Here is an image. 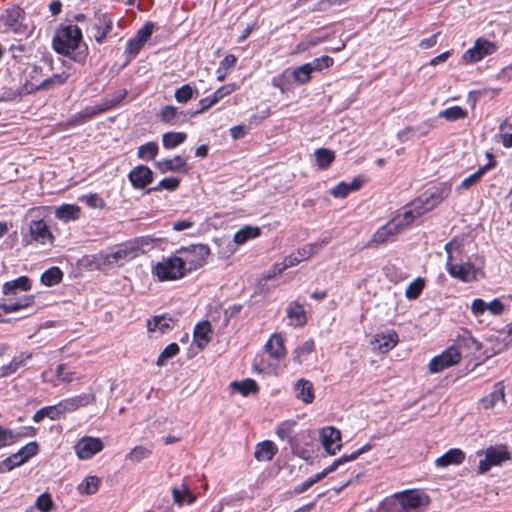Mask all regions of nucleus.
<instances>
[{
    "label": "nucleus",
    "mask_w": 512,
    "mask_h": 512,
    "mask_svg": "<svg viewBox=\"0 0 512 512\" xmlns=\"http://www.w3.org/2000/svg\"><path fill=\"white\" fill-rule=\"evenodd\" d=\"M505 402V388L502 382L494 385L493 391L481 399V405L484 409H492L499 402Z\"/></svg>",
    "instance_id": "7c9ffc66"
},
{
    "label": "nucleus",
    "mask_w": 512,
    "mask_h": 512,
    "mask_svg": "<svg viewBox=\"0 0 512 512\" xmlns=\"http://www.w3.org/2000/svg\"><path fill=\"white\" fill-rule=\"evenodd\" d=\"M296 425L297 422L294 420L282 421L277 425L275 433L281 440H287L289 442L295 435L294 430Z\"/></svg>",
    "instance_id": "79ce46f5"
},
{
    "label": "nucleus",
    "mask_w": 512,
    "mask_h": 512,
    "mask_svg": "<svg viewBox=\"0 0 512 512\" xmlns=\"http://www.w3.org/2000/svg\"><path fill=\"white\" fill-rule=\"evenodd\" d=\"M180 185V179L177 178V177H168V178H164L162 179L157 186L151 188L149 190L150 191H159V190H162V189H166V190H169V191H174L176 190Z\"/></svg>",
    "instance_id": "0e129e2a"
},
{
    "label": "nucleus",
    "mask_w": 512,
    "mask_h": 512,
    "mask_svg": "<svg viewBox=\"0 0 512 512\" xmlns=\"http://www.w3.org/2000/svg\"><path fill=\"white\" fill-rule=\"evenodd\" d=\"M174 320L168 315H158L147 320L149 332L165 333L173 328Z\"/></svg>",
    "instance_id": "cd10ccee"
},
{
    "label": "nucleus",
    "mask_w": 512,
    "mask_h": 512,
    "mask_svg": "<svg viewBox=\"0 0 512 512\" xmlns=\"http://www.w3.org/2000/svg\"><path fill=\"white\" fill-rule=\"evenodd\" d=\"M127 96L126 89H120L115 91L114 93L107 95L101 101L105 111H108L114 107H116L122 100Z\"/></svg>",
    "instance_id": "c03bdc74"
},
{
    "label": "nucleus",
    "mask_w": 512,
    "mask_h": 512,
    "mask_svg": "<svg viewBox=\"0 0 512 512\" xmlns=\"http://www.w3.org/2000/svg\"><path fill=\"white\" fill-rule=\"evenodd\" d=\"M19 441V436L11 429L0 426V449Z\"/></svg>",
    "instance_id": "680f3d73"
},
{
    "label": "nucleus",
    "mask_w": 512,
    "mask_h": 512,
    "mask_svg": "<svg viewBox=\"0 0 512 512\" xmlns=\"http://www.w3.org/2000/svg\"><path fill=\"white\" fill-rule=\"evenodd\" d=\"M152 454V451L144 446H135L126 456V459L133 463H138Z\"/></svg>",
    "instance_id": "6e6d98bb"
},
{
    "label": "nucleus",
    "mask_w": 512,
    "mask_h": 512,
    "mask_svg": "<svg viewBox=\"0 0 512 512\" xmlns=\"http://www.w3.org/2000/svg\"><path fill=\"white\" fill-rule=\"evenodd\" d=\"M320 440L323 448L330 455H335L342 447L341 432L333 426L321 429Z\"/></svg>",
    "instance_id": "ddd939ff"
},
{
    "label": "nucleus",
    "mask_w": 512,
    "mask_h": 512,
    "mask_svg": "<svg viewBox=\"0 0 512 512\" xmlns=\"http://www.w3.org/2000/svg\"><path fill=\"white\" fill-rule=\"evenodd\" d=\"M449 194V189L446 187L432 188L424 192L419 198H424L421 201L422 206H431V210L438 205Z\"/></svg>",
    "instance_id": "393cba45"
},
{
    "label": "nucleus",
    "mask_w": 512,
    "mask_h": 512,
    "mask_svg": "<svg viewBox=\"0 0 512 512\" xmlns=\"http://www.w3.org/2000/svg\"><path fill=\"white\" fill-rule=\"evenodd\" d=\"M487 157L489 159L488 163L484 166H481L476 172L465 178L459 187L458 190H468L472 186L478 184L482 177L485 175L486 172L493 169L497 165V161L494 159V156L492 153H487Z\"/></svg>",
    "instance_id": "6ab92c4d"
},
{
    "label": "nucleus",
    "mask_w": 512,
    "mask_h": 512,
    "mask_svg": "<svg viewBox=\"0 0 512 512\" xmlns=\"http://www.w3.org/2000/svg\"><path fill=\"white\" fill-rule=\"evenodd\" d=\"M462 355L456 345H452L444 350L440 355L431 359L428 367L431 373H439L450 368L461 361Z\"/></svg>",
    "instance_id": "0eeeda50"
},
{
    "label": "nucleus",
    "mask_w": 512,
    "mask_h": 512,
    "mask_svg": "<svg viewBox=\"0 0 512 512\" xmlns=\"http://www.w3.org/2000/svg\"><path fill=\"white\" fill-rule=\"evenodd\" d=\"M171 492L174 503L180 507L183 506L184 502L192 504L196 500V496L191 493L190 487L185 481L180 486L173 487Z\"/></svg>",
    "instance_id": "c85d7f7f"
},
{
    "label": "nucleus",
    "mask_w": 512,
    "mask_h": 512,
    "mask_svg": "<svg viewBox=\"0 0 512 512\" xmlns=\"http://www.w3.org/2000/svg\"><path fill=\"white\" fill-rule=\"evenodd\" d=\"M212 327L208 321L198 323L194 328L193 340L199 349H203L211 341Z\"/></svg>",
    "instance_id": "b1692460"
},
{
    "label": "nucleus",
    "mask_w": 512,
    "mask_h": 512,
    "mask_svg": "<svg viewBox=\"0 0 512 512\" xmlns=\"http://www.w3.org/2000/svg\"><path fill=\"white\" fill-rule=\"evenodd\" d=\"M334 60L330 56H322L321 58H316L310 63H305V65H310L311 73L315 71H321L324 68H329L333 65Z\"/></svg>",
    "instance_id": "69168bd1"
},
{
    "label": "nucleus",
    "mask_w": 512,
    "mask_h": 512,
    "mask_svg": "<svg viewBox=\"0 0 512 512\" xmlns=\"http://www.w3.org/2000/svg\"><path fill=\"white\" fill-rule=\"evenodd\" d=\"M80 200L92 209H103L106 206L104 199L97 193L83 195Z\"/></svg>",
    "instance_id": "052dcab7"
},
{
    "label": "nucleus",
    "mask_w": 512,
    "mask_h": 512,
    "mask_svg": "<svg viewBox=\"0 0 512 512\" xmlns=\"http://www.w3.org/2000/svg\"><path fill=\"white\" fill-rule=\"evenodd\" d=\"M287 317L290 324L294 327H302L307 323V316L305 309L299 302H292L286 310Z\"/></svg>",
    "instance_id": "a878e982"
},
{
    "label": "nucleus",
    "mask_w": 512,
    "mask_h": 512,
    "mask_svg": "<svg viewBox=\"0 0 512 512\" xmlns=\"http://www.w3.org/2000/svg\"><path fill=\"white\" fill-rule=\"evenodd\" d=\"M76 409L84 408L96 403V395L93 392L82 393L72 397Z\"/></svg>",
    "instance_id": "4d7b16f0"
},
{
    "label": "nucleus",
    "mask_w": 512,
    "mask_h": 512,
    "mask_svg": "<svg viewBox=\"0 0 512 512\" xmlns=\"http://www.w3.org/2000/svg\"><path fill=\"white\" fill-rule=\"evenodd\" d=\"M315 350V343L313 340H307L302 345L297 347L294 351L293 360L298 364H301L304 358L310 355Z\"/></svg>",
    "instance_id": "09e8293b"
},
{
    "label": "nucleus",
    "mask_w": 512,
    "mask_h": 512,
    "mask_svg": "<svg viewBox=\"0 0 512 512\" xmlns=\"http://www.w3.org/2000/svg\"><path fill=\"white\" fill-rule=\"evenodd\" d=\"M497 49L496 43L480 37L475 41L474 46L462 55V62L464 64L476 63L484 57L494 54Z\"/></svg>",
    "instance_id": "1a4fd4ad"
},
{
    "label": "nucleus",
    "mask_w": 512,
    "mask_h": 512,
    "mask_svg": "<svg viewBox=\"0 0 512 512\" xmlns=\"http://www.w3.org/2000/svg\"><path fill=\"white\" fill-rule=\"evenodd\" d=\"M401 224L399 219H391L385 225L381 226L371 239V243L376 245L393 242L396 240L397 235L401 232Z\"/></svg>",
    "instance_id": "f8f14e48"
},
{
    "label": "nucleus",
    "mask_w": 512,
    "mask_h": 512,
    "mask_svg": "<svg viewBox=\"0 0 512 512\" xmlns=\"http://www.w3.org/2000/svg\"><path fill=\"white\" fill-rule=\"evenodd\" d=\"M232 387L241 393L243 396H248L250 394H257L259 392V386L253 379H245L241 382L234 381L232 382Z\"/></svg>",
    "instance_id": "a19ab883"
},
{
    "label": "nucleus",
    "mask_w": 512,
    "mask_h": 512,
    "mask_svg": "<svg viewBox=\"0 0 512 512\" xmlns=\"http://www.w3.org/2000/svg\"><path fill=\"white\" fill-rule=\"evenodd\" d=\"M424 288L425 280L418 277L408 285L405 291V296L409 300H415L421 295Z\"/></svg>",
    "instance_id": "8fccbe9b"
},
{
    "label": "nucleus",
    "mask_w": 512,
    "mask_h": 512,
    "mask_svg": "<svg viewBox=\"0 0 512 512\" xmlns=\"http://www.w3.org/2000/svg\"><path fill=\"white\" fill-rule=\"evenodd\" d=\"M195 93H197L196 89H194L190 84H185L176 89L174 96L177 102L187 103L194 97Z\"/></svg>",
    "instance_id": "864d4df0"
},
{
    "label": "nucleus",
    "mask_w": 512,
    "mask_h": 512,
    "mask_svg": "<svg viewBox=\"0 0 512 512\" xmlns=\"http://www.w3.org/2000/svg\"><path fill=\"white\" fill-rule=\"evenodd\" d=\"M330 241V238L320 239L314 243L307 244L294 252L298 259L302 262L303 260H307L313 255H315L318 251H320L324 246H326Z\"/></svg>",
    "instance_id": "72a5a7b5"
},
{
    "label": "nucleus",
    "mask_w": 512,
    "mask_h": 512,
    "mask_svg": "<svg viewBox=\"0 0 512 512\" xmlns=\"http://www.w3.org/2000/svg\"><path fill=\"white\" fill-rule=\"evenodd\" d=\"M93 28L95 30V40L98 43H102L113 28V20L111 15L108 13L96 14Z\"/></svg>",
    "instance_id": "412c9836"
},
{
    "label": "nucleus",
    "mask_w": 512,
    "mask_h": 512,
    "mask_svg": "<svg viewBox=\"0 0 512 512\" xmlns=\"http://www.w3.org/2000/svg\"><path fill=\"white\" fill-rule=\"evenodd\" d=\"M29 232L32 239L42 245L54 242V236L44 220H33L29 226Z\"/></svg>",
    "instance_id": "a211bd4d"
},
{
    "label": "nucleus",
    "mask_w": 512,
    "mask_h": 512,
    "mask_svg": "<svg viewBox=\"0 0 512 512\" xmlns=\"http://www.w3.org/2000/svg\"><path fill=\"white\" fill-rule=\"evenodd\" d=\"M23 463L24 462L21 459L20 454L16 452L0 462V472L11 471L15 467H18Z\"/></svg>",
    "instance_id": "bf43d9fd"
},
{
    "label": "nucleus",
    "mask_w": 512,
    "mask_h": 512,
    "mask_svg": "<svg viewBox=\"0 0 512 512\" xmlns=\"http://www.w3.org/2000/svg\"><path fill=\"white\" fill-rule=\"evenodd\" d=\"M39 451V445L36 441H32L23 446L19 451L21 459L25 463L31 457L35 456Z\"/></svg>",
    "instance_id": "338daca9"
},
{
    "label": "nucleus",
    "mask_w": 512,
    "mask_h": 512,
    "mask_svg": "<svg viewBox=\"0 0 512 512\" xmlns=\"http://www.w3.org/2000/svg\"><path fill=\"white\" fill-rule=\"evenodd\" d=\"M34 299V295H25L16 301L9 299L6 303L1 305V308L6 313L16 312L21 309L30 307L34 303Z\"/></svg>",
    "instance_id": "e433bc0d"
},
{
    "label": "nucleus",
    "mask_w": 512,
    "mask_h": 512,
    "mask_svg": "<svg viewBox=\"0 0 512 512\" xmlns=\"http://www.w3.org/2000/svg\"><path fill=\"white\" fill-rule=\"evenodd\" d=\"M180 351V348L177 343H170L168 346L164 348V350L160 353L156 360V365L162 367L166 364V362L175 357Z\"/></svg>",
    "instance_id": "3c124183"
},
{
    "label": "nucleus",
    "mask_w": 512,
    "mask_h": 512,
    "mask_svg": "<svg viewBox=\"0 0 512 512\" xmlns=\"http://www.w3.org/2000/svg\"><path fill=\"white\" fill-rule=\"evenodd\" d=\"M447 253L446 270L449 275L465 283L476 281L481 270L470 261L463 260V244L456 239L445 245Z\"/></svg>",
    "instance_id": "f257e3e1"
},
{
    "label": "nucleus",
    "mask_w": 512,
    "mask_h": 512,
    "mask_svg": "<svg viewBox=\"0 0 512 512\" xmlns=\"http://www.w3.org/2000/svg\"><path fill=\"white\" fill-rule=\"evenodd\" d=\"M310 437L309 431L302 430L298 433H295L293 438L288 442L291 448V451L294 455L302 459H308L310 457V451L304 447L303 444H307L306 440Z\"/></svg>",
    "instance_id": "5701e85b"
},
{
    "label": "nucleus",
    "mask_w": 512,
    "mask_h": 512,
    "mask_svg": "<svg viewBox=\"0 0 512 512\" xmlns=\"http://www.w3.org/2000/svg\"><path fill=\"white\" fill-rule=\"evenodd\" d=\"M176 254L182 260L187 273H189L203 267L207 263L211 250L205 244H192L188 247L179 248Z\"/></svg>",
    "instance_id": "39448f33"
},
{
    "label": "nucleus",
    "mask_w": 512,
    "mask_h": 512,
    "mask_svg": "<svg viewBox=\"0 0 512 512\" xmlns=\"http://www.w3.org/2000/svg\"><path fill=\"white\" fill-rule=\"evenodd\" d=\"M155 165L161 173L179 172L186 166V159L178 155L172 159L157 161Z\"/></svg>",
    "instance_id": "2f4dec72"
},
{
    "label": "nucleus",
    "mask_w": 512,
    "mask_h": 512,
    "mask_svg": "<svg viewBox=\"0 0 512 512\" xmlns=\"http://www.w3.org/2000/svg\"><path fill=\"white\" fill-rule=\"evenodd\" d=\"M395 512H415L430 503V497L423 490L408 489L393 495Z\"/></svg>",
    "instance_id": "20e7f679"
},
{
    "label": "nucleus",
    "mask_w": 512,
    "mask_h": 512,
    "mask_svg": "<svg viewBox=\"0 0 512 512\" xmlns=\"http://www.w3.org/2000/svg\"><path fill=\"white\" fill-rule=\"evenodd\" d=\"M100 480L96 476L86 477L78 487L81 494L91 495L98 491Z\"/></svg>",
    "instance_id": "de8ad7c7"
},
{
    "label": "nucleus",
    "mask_w": 512,
    "mask_h": 512,
    "mask_svg": "<svg viewBox=\"0 0 512 512\" xmlns=\"http://www.w3.org/2000/svg\"><path fill=\"white\" fill-rule=\"evenodd\" d=\"M23 20L24 11L20 7L14 6L6 10L0 17V31L22 33L24 31Z\"/></svg>",
    "instance_id": "9d476101"
},
{
    "label": "nucleus",
    "mask_w": 512,
    "mask_h": 512,
    "mask_svg": "<svg viewBox=\"0 0 512 512\" xmlns=\"http://www.w3.org/2000/svg\"><path fill=\"white\" fill-rule=\"evenodd\" d=\"M253 369L257 373L278 376L280 370L277 364L269 362L264 355H256L253 360Z\"/></svg>",
    "instance_id": "473e14b6"
},
{
    "label": "nucleus",
    "mask_w": 512,
    "mask_h": 512,
    "mask_svg": "<svg viewBox=\"0 0 512 512\" xmlns=\"http://www.w3.org/2000/svg\"><path fill=\"white\" fill-rule=\"evenodd\" d=\"M153 32V24L146 23L140 30H138L137 34L131 38L126 46V53L131 56H136L147 40L150 38Z\"/></svg>",
    "instance_id": "f3484780"
},
{
    "label": "nucleus",
    "mask_w": 512,
    "mask_h": 512,
    "mask_svg": "<svg viewBox=\"0 0 512 512\" xmlns=\"http://www.w3.org/2000/svg\"><path fill=\"white\" fill-rule=\"evenodd\" d=\"M63 277L62 271L58 267H52L46 270L41 276V282L45 286H54L61 282Z\"/></svg>",
    "instance_id": "a18cd8bd"
},
{
    "label": "nucleus",
    "mask_w": 512,
    "mask_h": 512,
    "mask_svg": "<svg viewBox=\"0 0 512 512\" xmlns=\"http://www.w3.org/2000/svg\"><path fill=\"white\" fill-rule=\"evenodd\" d=\"M465 459V453L458 448H452L445 454L438 457L435 461L437 467H447L450 465H459Z\"/></svg>",
    "instance_id": "c756f323"
},
{
    "label": "nucleus",
    "mask_w": 512,
    "mask_h": 512,
    "mask_svg": "<svg viewBox=\"0 0 512 512\" xmlns=\"http://www.w3.org/2000/svg\"><path fill=\"white\" fill-rule=\"evenodd\" d=\"M104 444L98 437L84 436L74 446L79 459L87 460L102 451Z\"/></svg>",
    "instance_id": "9b49d317"
},
{
    "label": "nucleus",
    "mask_w": 512,
    "mask_h": 512,
    "mask_svg": "<svg viewBox=\"0 0 512 512\" xmlns=\"http://www.w3.org/2000/svg\"><path fill=\"white\" fill-rule=\"evenodd\" d=\"M55 504L49 493H43L36 499L35 507L41 512H50Z\"/></svg>",
    "instance_id": "e2e57ef3"
},
{
    "label": "nucleus",
    "mask_w": 512,
    "mask_h": 512,
    "mask_svg": "<svg viewBox=\"0 0 512 512\" xmlns=\"http://www.w3.org/2000/svg\"><path fill=\"white\" fill-rule=\"evenodd\" d=\"M311 68L310 65H301L295 68L292 72L293 79L300 85L307 84L311 81Z\"/></svg>",
    "instance_id": "603ef678"
},
{
    "label": "nucleus",
    "mask_w": 512,
    "mask_h": 512,
    "mask_svg": "<svg viewBox=\"0 0 512 512\" xmlns=\"http://www.w3.org/2000/svg\"><path fill=\"white\" fill-rule=\"evenodd\" d=\"M264 351L273 360L284 359L287 354L284 335L282 333L272 334L264 345Z\"/></svg>",
    "instance_id": "2eb2a0df"
},
{
    "label": "nucleus",
    "mask_w": 512,
    "mask_h": 512,
    "mask_svg": "<svg viewBox=\"0 0 512 512\" xmlns=\"http://www.w3.org/2000/svg\"><path fill=\"white\" fill-rule=\"evenodd\" d=\"M80 212V208L77 205L63 204L57 208L55 216L59 220L69 222L79 219Z\"/></svg>",
    "instance_id": "4c0bfd02"
},
{
    "label": "nucleus",
    "mask_w": 512,
    "mask_h": 512,
    "mask_svg": "<svg viewBox=\"0 0 512 512\" xmlns=\"http://www.w3.org/2000/svg\"><path fill=\"white\" fill-rule=\"evenodd\" d=\"M158 154V144L148 142L138 148V157L141 159H154Z\"/></svg>",
    "instance_id": "13d9d810"
},
{
    "label": "nucleus",
    "mask_w": 512,
    "mask_h": 512,
    "mask_svg": "<svg viewBox=\"0 0 512 512\" xmlns=\"http://www.w3.org/2000/svg\"><path fill=\"white\" fill-rule=\"evenodd\" d=\"M485 459L480 460L478 466L479 474H484L492 466L501 465L511 458L510 452L505 445H496L488 447L485 452Z\"/></svg>",
    "instance_id": "6e6552de"
},
{
    "label": "nucleus",
    "mask_w": 512,
    "mask_h": 512,
    "mask_svg": "<svg viewBox=\"0 0 512 512\" xmlns=\"http://www.w3.org/2000/svg\"><path fill=\"white\" fill-rule=\"evenodd\" d=\"M152 274L159 281H174L186 276L187 269L184 268L182 260L178 255L163 258L152 267Z\"/></svg>",
    "instance_id": "423d86ee"
},
{
    "label": "nucleus",
    "mask_w": 512,
    "mask_h": 512,
    "mask_svg": "<svg viewBox=\"0 0 512 512\" xmlns=\"http://www.w3.org/2000/svg\"><path fill=\"white\" fill-rule=\"evenodd\" d=\"M439 117L447 121H456L467 118L468 112L460 106H453L441 111Z\"/></svg>",
    "instance_id": "49530a36"
},
{
    "label": "nucleus",
    "mask_w": 512,
    "mask_h": 512,
    "mask_svg": "<svg viewBox=\"0 0 512 512\" xmlns=\"http://www.w3.org/2000/svg\"><path fill=\"white\" fill-rule=\"evenodd\" d=\"M261 234V229L257 226H245L238 230L233 237V240L238 245L246 243L250 239H255Z\"/></svg>",
    "instance_id": "58836bf2"
},
{
    "label": "nucleus",
    "mask_w": 512,
    "mask_h": 512,
    "mask_svg": "<svg viewBox=\"0 0 512 512\" xmlns=\"http://www.w3.org/2000/svg\"><path fill=\"white\" fill-rule=\"evenodd\" d=\"M187 139L184 132H167L162 136V143L166 149H173L182 144Z\"/></svg>",
    "instance_id": "37998d69"
},
{
    "label": "nucleus",
    "mask_w": 512,
    "mask_h": 512,
    "mask_svg": "<svg viewBox=\"0 0 512 512\" xmlns=\"http://www.w3.org/2000/svg\"><path fill=\"white\" fill-rule=\"evenodd\" d=\"M277 451L276 445L272 441L266 440L256 445L254 457L258 461H270Z\"/></svg>",
    "instance_id": "f704fd0d"
},
{
    "label": "nucleus",
    "mask_w": 512,
    "mask_h": 512,
    "mask_svg": "<svg viewBox=\"0 0 512 512\" xmlns=\"http://www.w3.org/2000/svg\"><path fill=\"white\" fill-rule=\"evenodd\" d=\"M398 342V334L394 330H391L387 333L381 332L375 334L371 340V345L373 346V350L380 353H387L392 350Z\"/></svg>",
    "instance_id": "dca6fc26"
},
{
    "label": "nucleus",
    "mask_w": 512,
    "mask_h": 512,
    "mask_svg": "<svg viewBox=\"0 0 512 512\" xmlns=\"http://www.w3.org/2000/svg\"><path fill=\"white\" fill-rule=\"evenodd\" d=\"M82 42L81 29L74 24H62L56 31L53 38L54 50L62 55L68 56L75 61H81L83 56L76 52Z\"/></svg>",
    "instance_id": "7ed1b4c3"
},
{
    "label": "nucleus",
    "mask_w": 512,
    "mask_h": 512,
    "mask_svg": "<svg viewBox=\"0 0 512 512\" xmlns=\"http://www.w3.org/2000/svg\"><path fill=\"white\" fill-rule=\"evenodd\" d=\"M238 89V86L235 83H229L218 88L212 95L217 103L227 95H230L235 90Z\"/></svg>",
    "instance_id": "774afa93"
},
{
    "label": "nucleus",
    "mask_w": 512,
    "mask_h": 512,
    "mask_svg": "<svg viewBox=\"0 0 512 512\" xmlns=\"http://www.w3.org/2000/svg\"><path fill=\"white\" fill-rule=\"evenodd\" d=\"M178 115V109L172 105L164 106L159 114L161 121L170 125H176L178 123Z\"/></svg>",
    "instance_id": "5fc2aeb1"
},
{
    "label": "nucleus",
    "mask_w": 512,
    "mask_h": 512,
    "mask_svg": "<svg viewBox=\"0 0 512 512\" xmlns=\"http://www.w3.org/2000/svg\"><path fill=\"white\" fill-rule=\"evenodd\" d=\"M143 240L134 239L116 246L111 252H101L94 257V262L98 269L105 270L114 265L122 266L144 251L142 249Z\"/></svg>",
    "instance_id": "f03ea898"
},
{
    "label": "nucleus",
    "mask_w": 512,
    "mask_h": 512,
    "mask_svg": "<svg viewBox=\"0 0 512 512\" xmlns=\"http://www.w3.org/2000/svg\"><path fill=\"white\" fill-rule=\"evenodd\" d=\"M315 157L319 169L325 170L335 160V153L328 148H319L315 150Z\"/></svg>",
    "instance_id": "ea45409f"
},
{
    "label": "nucleus",
    "mask_w": 512,
    "mask_h": 512,
    "mask_svg": "<svg viewBox=\"0 0 512 512\" xmlns=\"http://www.w3.org/2000/svg\"><path fill=\"white\" fill-rule=\"evenodd\" d=\"M295 397L304 404H311L315 399L314 385L310 380L301 378L294 384Z\"/></svg>",
    "instance_id": "4be33fe9"
},
{
    "label": "nucleus",
    "mask_w": 512,
    "mask_h": 512,
    "mask_svg": "<svg viewBox=\"0 0 512 512\" xmlns=\"http://www.w3.org/2000/svg\"><path fill=\"white\" fill-rule=\"evenodd\" d=\"M32 358V353L21 352L15 356L8 364L0 368V377H8L16 373L26 362Z\"/></svg>",
    "instance_id": "bb28decb"
},
{
    "label": "nucleus",
    "mask_w": 512,
    "mask_h": 512,
    "mask_svg": "<svg viewBox=\"0 0 512 512\" xmlns=\"http://www.w3.org/2000/svg\"><path fill=\"white\" fill-rule=\"evenodd\" d=\"M30 289L31 280L27 276H21L3 285V293L7 296L15 294L17 290L29 291Z\"/></svg>",
    "instance_id": "c9c22d12"
},
{
    "label": "nucleus",
    "mask_w": 512,
    "mask_h": 512,
    "mask_svg": "<svg viewBox=\"0 0 512 512\" xmlns=\"http://www.w3.org/2000/svg\"><path fill=\"white\" fill-rule=\"evenodd\" d=\"M128 178L134 188L143 189L153 181V173L149 167L139 165L130 171Z\"/></svg>",
    "instance_id": "aec40b11"
},
{
    "label": "nucleus",
    "mask_w": 512,
    "mask_h": 512,
    "mask_svg": "<svg viewBox=\"0 0 512 512\" xmlns=\"http://www.w3.org/2000/svg\"><path fill=\"white\" fill-rule=\"evenodd\" d=\"M424 198H417L409 206H407L403 213L398 214L393 219H399L401 230L409 226L416 218L431 210V206H422L421 201Z\"/></svg>",
    "instance_id": "4468645a"
}]
</instances>
